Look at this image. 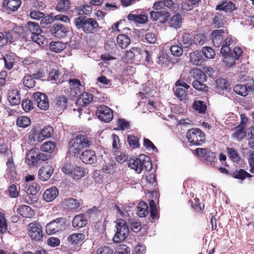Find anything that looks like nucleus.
<instances>
[{
    "mask_svg": "<svg viewBox=\"0 0 254 254\" xmlns=\"http://www.w3.org/2000/svg\"><path fill=\"white\" fill-rule=\"evenodd\" d=\"M124 227L117 229L113 238H120V237L127 238L129 233V229L128 226H124Z\"/></svg>",
    "mask_w": 254,
    "mask_h": 254,
    "instance_id": "43",
    "label": "nucleus"
},
{
    "mask_svg": "<svg viewBox=\"0 0 254 254\" xmlns=\"http://www.w3.org/2000/svg\"><path fill=\"white\" fill-rule=\"evenodd\" d=\"M175 95L180 99L183 101L186 100L187 93L185 89L182 88H177L175 91Z\"/></svg>",
    "mask_w": 254,
    "mask_h": 254,
    "instance_id": "58",
    "label": "nucleus"
},
{
    "mask_svg": "<svg viewBox=\"0 0 254 254\" xmlns=\"http://www.w3.org/2000/svg\"><path fill=\"white\" fill-rule=\"evenodd\" d=\"M54 172L53 167L47 164L42 166L38 171V178L42 181H46L49 180Z\"/></svg>",
    "mask_w": 254,
    "mask_h": 254,
    "instance_id": "14",
    "label": "nucleus"
},
{
    "mask_svg": "<svg viewBox=\"0 0 254 254\" xmlns=\"http://www.w3.org/2000/svg\"><path fill=\"white\" fill-rule=\"evenodd\" d=\"M85 175V170L79 166H74L71 177L75 180H79Z\"/></svg>",
    "mask_w": 254,
    "mask_h": 254,
    "instance_id": "35",
    "label": "nucleus"
},
{
    "mask_svg": "<svg viewBox=\"0 0 254 254\" xmlns=\"http://www.w3.org/2000/svg\"><path fill=\"white\" fill-rule=\"evenodd\" d=\"M235 4L232 2L227 1L226 0H222L221 3L217 5L216 10L225 11V12H231L235 9Z\"/></svg>",
    "mask_w": 254,
    "mask_h": 254,
    "instance_id": "24",
    "label": "nucleus"
},
{
    "mask_svg": "<svg viewBox=\"0 0 254 254\" xmlns=\"http://www.w3.org/2000/svg\"><path fill=\"white\" fill-rule=\"evenodd\" d=\"M117 41L123 49L127 48L130 43V38L126 34H119L117 38Z\"/></svg>",
    "mask_w": 254,
    "mask_h": 254,
    "instance_id": "30",
    "label": "nucleus"
},
{
    "mask_svg": "<svg viewBox=\"0 0 254 254\" xmlns=\"http://www.w3.org/2000/svg\"><path fill=\"white\" fill-rule=\"evenodd\" d=\"M127 142L132 149H136L139 147V139L137 137L132 135H127Z\"/></svg>",
    "mask_w": 254,
    "mask_h": 254,
    "instance_id": "46",
    "label": "nucleus"
},
{
    "mask_svg": "<svg viewBox=\"0 0 254 254\" xmlns=\"http://www.w3.org/2000/svg\"><path fill=\"white\" fill-rule=\"evenodd\" d=\"M117 124L120 129L127 130L129 129V122L126 121L124 119H119L118 120Z\"/></svg>",
    "mask_w": 254,
    "mask_h": 254,
    "instance_id": "64",
    "label": "nucleus"
},
{
    "mask_svg": "<svg viewBox=\"0 0 254 254\" xmlns=\"http://www.w3.org/2000/svg\"><path fill=\"white\" fill-rule=\"evenodd\" d=\"M193 108L197 111L200 114H204L207 109V106L204 101L200 100L195 101L193 104Z\"/></svg>",
    "mask_w": 254,
    "mask_h": 254,
    "instance_id": "38",
    "label": "nucleus"
},
{
    "mask_svg": "<svg viewBox=\"0 0 254 254\" xmlns=\"http://www.w3.org/2000/svg\"><path fill=\"white\" fill-rule=\"evenodd\" d=\"M65 229V220L64 217L53 220L46 225L45 230L49 235L61 233Z\"/></svg>",
    "mask_w": 254,
    "mask_h": 254,
    "instance_id": "5",
    "label": "nucleus"
},
{
    "mask_svg": "<svg viewBox=\"0 0 254 254\" xmlns=\"http://www.w3.org/2000/svg\"><path fill=\"white\" fill-rule=\"evenodd\" d=\"M143 145L146 149L151 150L154 152H157L158 149L157 147L154 145V144L147 138H144L143 139Z\"/></svg>",
    "mask_w": 254,
    "mask_h": 254,
    "instance_id": "61",
    "label": "nucleus"
},
{
    "mask_svg": "<svg viewBox=\"0 0 254 254\" xmlns=\"http://www.w3.org/2000/svg\"><path fill=\"white\" fill-rule=\"evenodd\" d=\"M7 100L11 106H15L20 104V97L17 90H12L8 94Z\"/></svg>",
    "mask_w": 254,
    "mask_h": 254,
    "instance_id": "25",
    "label": "nucleus"
},
{
    "mask_svg": "<svg viewBox=\"0 0 254 254\" xmlns=\"http://www.w3.org/2000/svg\"><path fill=\"white\" fill-rule=\"evenodd\" d=\"M186 136L189 142L193 145L200 146L205 140V134L198 128H192L189 130Z\"/></svg>",
    "mask_w": 254,
    "mask_h": 254,
    "instance_id": "4",
    "label": "nucleus"
},
{
    "mask_svg": "<svg viewBox=\"0 0 254 254\" xmlns=\"http://www.w3.org/2000/svg\"><path fill=\"white\" fill-rule=\"evenodd\" d=\"M224 23V17L222 14L217 12L213 15L211 24L214 28H221L223 26Z\"/></svg>",
    "mask_w": 254,
    "mask_h": 254,
    "instance_id": "23",
    "label": "nucleus"
},
{
    "mask_svg": "<svg viewBox=\"0 0 254 254\" xmlns=\"http://www.w3.org/2000/svg\"><path fill=\"white\" fill-rule=\"evenodd\" d=\"M80 159L86 164H93L97 162V156L93 150H85L80 155Z\"/></svg>",
    "mask_w": 254,
    "mask_h": 254,
    "instance_id": "13",
    "label": "nucleus"
},
{
    "mask_svg": "<svg viewBox=\"0 0 254 254\" xmlns=\"http://www.w3.org/2000/svg\"><path fill=\"white\" fill-rule=\"evenodd\" d=\"M23 109L25 112H29L33 109V102L30 99H25L21 104Z\"/></svg>",
    "mask_w": 254,
    "mask_h": 254,
    "instance_id": "62",
    "label": "nucleus"
},
{
    "mask_svg": "<svg viewBox=\"0 0 254 254\" xmlns=\"http://www.w3.org/2000/svg\"><path fill=\"white\" fill-rule=\"evenodd\" d=\"M69 0H60L57 3L56 9L59 11H65L69 8Z\"/></svg>",
    "mask_w": 254,
    "mask_h": 254,
    "instance_id": "44",
    "label": "nucleus"
},
{
    "mask_svg": "<svg viewBox=\"0 0 254 254\" xmlns=\"http://www.w3.org/2000/svg\"><path fill=\"white\" fill-rule=\"evenodd\" d=\"M190 61L193 64L198 65L201 64L203 61L202 54L201 51H195L190 54Z\"/></svg>",
    "mask_w": 254,
    "mask_h": 254,
    "instance_id": "27",
    "label": "nucleus"
},
{
    "mask_svg": "<svg viewBox=\"0 0 254 254\" xmlns=\"http://www.w3.org/2000/svg\"><path fill=\"white\" fill-rule=\"evenodd\" d=\"M37 152L38 149L34 148L31 149L26 155V159L29 160V164L34 165L37 164Z\"/></svg>",
    "mask_w": 254,
    "mask_h": 254,
    "instance_id": "36",
    "label": "nucleus"
},
{
    "mask_svg": "<svg viewBox=\"0 0 254 254\" xmlns=\"http://www.w3.org/2000/svg\"><path fill=\"white\" fill-rule=\"evenodd\" d=\"M73 23L78 29H82L85 34H94L100 30L97 21L93 18H88L81 15L74 18Z\"/></svg>",
    "mask_w": 254,
    "mask_h": 254,
    "instance_id": "1",
    "label": "nucleus"
},
{
    "mask_svg": "<svg viewBox=\"0 0 254 254\" xmlns=\"http://www.w3.org/2000/svg\"><path fill=\"white\" fill-rule=\"evenodd\" d=\"M63 203L64 209L71 211L77 209L80 206L79 200L71 197L64 198Z\"/></svg>",
    "mask_w": 254,
    "mask_h": 254,
    "instance_id": "17",
    "label": "nucleus"
},
{
    "mask_svg": "<svg viewBox=\"0 0 254 254\" xmlns=\"http://www.w3.org/2000/svg\"><path fill=\"white\" fill-rule=\"evenodd\" d=\"M93 101V95L87 92L83 93L77 100L76 103L82 107H86Z\"/></svg>",
    "mask_w": 254,
    "mask_h": 254,
    "instance_id": "21",
    "label": "nucleus"
},
{
    "mask_svg": "<svg viewBox=\"0 0 254 254\" xmlns=\"http://www.w3.org/2000/svg\"><path fill=\"white\" fill-rule=\"evenodd\" d=\"M83 239H67V245L71 249H74L75 250H79L80 249V244L78 245L79 243H81Z\"/></svg>",
    "mask_w": 254,
    "mask_h": 254,
    "instance_id": "53",
    "label": "nucleus"
},
{
    "mask_svg": "<svg viewBox=\"0 0 254 254\" xmlns=\"http://www.w3.org/2000/svg\"><path fill=\"white\" fill-rule=\"evenodd\" d=\"M115 208L116 210V213L117 215H120V216L122 217L121 218L128 219V222L130 220L129 218V214L126 210H124L117 205L115 206Z\"/></svg>",
    "mask_w": 254,
    "mask_h": 254,
    "instance_id": "56",
    "label": "nucleus"
},
{
    "mask_svg": "<svg viewBox=\"0 0 254 254\" xmlns=\"http://www.w3.org/2000/svg\"><path fill=\"white\" fill-rule=\"evenodd\" d=\"M56 146V144L52 141H47L44 143L40 147V149L43 152L49 153H52Z\"/></svg>",
    "mask_w": 254,
    "mask_h": 254,
    "instance_id": "41",
    "label": "nucleus"
},
{
    "mask_svg": "<svg viewBox=\"0 0 254 254\" xmlns=\"http://www.w3.org/2000/svg\"><path fill=\"white\" fill-rule=\"evenodd\" d=\"M54 21V18L53 16L48 14L41 18V25L43 27H47L48 25L52 23Z\"/></svg>",
    "mask_w": 254,
    "mask_h": 254,
    "instance_id": "55",
    "label": "nucleus"
},
{
    "mask_svg": "<svg viewBox=\"0 0 254 254\" xmlns=\"http://www.w3.org/2000/svg\"><path fill=\"white\" fill-rule=\"evenodd\" d=\"M224 29L214 30L211 32V38L213 45L216 47H219L224 38Z\"/></svg>",
    "mask_w": 254,
    "mask_h": 254,
    "instance_id": "15",
    "label": "nucleus"
},
{
    "mask_svg": "<svg viewBox=\"0 0 254 254\" xmlns=\"http://www.w3.org/2000/svg\"><path fill=\"white\" fill-rule=\"evenodd\" d=\"M87 214L81 213L76 215L72 220V226L74 228L79 229L85 227L88 223Z\"/></svg>",
    "mask_w": 254,
    "mask_h": 254,
    "instance_id": "16",
    "label": "nucleus"
},
{
    "mask_svg": "<svg viewBox=\"0 0 254 254\" xmlns=\"http://www.w3.org/2000/svg\"><path fill=\"white\" fill-rule=\"evenodd\" d=\"M243 54L242 49L239 47H236L233 51L226 52V53H221L223 57V61L227 66L231 67L233 65L236 60H239Z\"/></svg>",
    "mask_w": 254,
    "mask_h": 254,
    "instance_id": "6",
    "label": "nucleus"
},
{
    "mask_svg": "<svg viewBox=\"0 0 254 254\" xmlns=\"http://www.w3.org/2000/svg\"><path fill=\"white\" fill-rule=\"evenodd\" d=\"M246 136V132L244 130V127L238 126L235 128V132L233 133L232 136L238 140H241Z\"/></svg>",
    "mask_w": 254,
    "mask_h": 254,
    "instance_id": "37",
    "label": "nucleus"
},
{
    "mask_svg": "<svg viewBox=\"0 0 254 254\" xmlns=\"http://www.w3.org/2000/svg\"><path fill=\"white\" fill-rule=\"evenodd\" d=\"M231 175L234 178L243 180L246 178H251L252 175L245 171L244 169H240L231 173Z\"/></svg>",
    "mask_w": 254,
    "mask_h": 254,
    "instance_id": "33",
    "label": "nucleus"
},
{
    "mask_svg": "<svg viewBox=\"0 0 254 254\" xmlns=\"http://www.w3.org/2000/svg\"><path fill=\"white\" fill-rule=\"evenodd\" d=\"M216 156L215 152L209 151L207 154L203 158V162L207 165L213 166Z\"/></svg>",
    "mask_w": 254,
    "mask_h": 254,
    "instance_id": "40",
    "label": "nucleus"
},
{
    "mask_svg": "<svg viewBox=\"0 0 254 254\" xmlns=\"http://www.w3.org/2000/svg\"><path fill=\"white\" fill-rule=\"evenodd\" d=\"M233 43V39L231 37L228 36L225 38L224 40H223L222 43L221 44V49L220 50V53H226V52L231 51L229 47L230 45Z\"/></svg>",
    "mask_w": 254,
    "mask_h": 254,
    "instance_id": "39",
    "label": "nucleus"
},
{
    "mask_svg": "<svg viewBox=\"0 0 254 254\" xmlns=\"http://www.w3.org/2000/svg\"><path fill=\"white\" fill-rule=\"evenodd\" d=\"M96 114L99 120L105 123L110 122L113 118V111L104 105L97 107Z\"/></svg>",
    "mask_w": 254,
    "mask_h": 254,
    "instance_id": "8",
    "label": "nucleus"
},
{
    "mask_svg": "<svg viewBox=\"0 0 254 254\" xmlns=\"http://www.w3.org/2000/svg\"><path fill=\"white\" fill-rule=\"evenodd\" d=\"M216 88L217 91H221L227 90L229 86V83L228 81L224 78H219L216 80Z\"/></svg>",
    "mask_w": 254,
    "mask_h": 254,
    "instance_id": "42",
    "label": "nucleus"
},
{
    "mask_svg": "<svg viewBox=\"0 0 254 254\" xmlns=\"http://www.w3.org/2000/svg\"><path fill=\"white\" fill-rule=\"evenodd\" d=\"M190 74L194 80L206 81L207 79L206 75L201 69L193 68L191 69Z\"/></svg>",
    "mask_w": 254,
    "mask_h": 254,
    "instance_id": "26",
    "label": "nucleus"
},
{
    "mask_svg": "<svg viewBox=\"0 0 254 254\" xmlns=\"http://www.w3.org/2000/svg\"><path fill=\"white\" fill-rule=\"evenodd\" d=\"M40 190V186L37 184L33 183L32 185L28 186L27 193L31 195H36Z\"/></svg>",
    "mask_w": 254,
    "mask_h": 254,
    "instance_id": "60",
    "label": "nucleus"
},
{
    "mask_svg": "<svg viewBox=\"0 0 254 254\" xmlns=\"http://www.w3.org/2000/svg\"><path fill=\"white\" fill-rule=\"evenodd\" d=\"M182 46L184 48H189L192 44V40L191 36L187 33L182 35Z\"/></svg>",
    "mask_w": 254,
    "mask_h": 254,
    "instance_id": "50",
    "label": "nucleus"
},
{
    "mask_svg": "<svg viewBox=\"0 0 254 254\" xmlns=\"http://www.w3.org/2000/svg\"><path fill=\"white\" fill-rule=\"evenodd\" d=\"M2 4L3 8L14 12L16 11L21 5V0H4Z\"/></svg>",
    "mask_w": 254,
    "mask_h": 254,
    "instance_id": "20",
    "label": "nucleus"
},
{
    "mask_svg": "<svg viewBox=\"0 0 254 254\" xmlns=\"http://www.w3.org/2000/svg\"><path fill=\"white\" fill-rule=\"evenodd\" d=\"M90 144L91 142L87 137L83 135L76 136L69 142V149L74 156L78 155L83 148L89 147Z\"/></svg>",
    "mask_w": 254,
    "mask_h": 254,
    "instance_id": "3",
    "label": "nucleus"
},
{
    "mask_svg": "<svg viewBox=\"0 0 254 254\" xmlns=\"http://www.w3.org/2000/svg\"><path fill=\"white\" fill-rule=\"evenodd\" d=\"M28 234L30 238H42L43 233L42 226L39 223L33 222L28 225Z\"/></svg>",
    "mask_w": 254,
    "mask_h": 254,
    "instance_id": "11",
    "label": "nucleus"
},
{
    "mask_svg": "<svg viewBox=\"0 0 254 254\" xmlns=\"http://www.w3.org/2000/svg\"><path fill=\"white\" fill-rule=\"evenodd\" d=\"M204 81L194 80L192 83L193 88L199 91H207L208 90V86L203 83Z\"/></svg>",
    "mask_w": 254,
    "mask_h": 254,
    "instance_id": "47",
    "label": "nucleus"
},
{
    "mask_svg": "<svg viewBox=\"0 0 254 254\" xmlns=\"http://www.w3.org/2000/svg\"><path fill=\"white\" fill-rule=\"evenodd\" d=\"M55 108L59 112L66 108L67 99L64 96H60L57 98L55 101Z\"/></svg>",
    "mask_w": 254,
    "mask_h": 254,
    "instance_id": "29",
    "label": "nucleus"
},
{
    "mask_svg": "<svg viewBox=\"0 0 254 254\" xmlns=\"http://www.w3.org/2000/svg\"><path fill=\"white\" fill-rule=\"evenodd\" d=\"M49 28L51 35L60 39L66 37L69 32L68 27L61 23H55L50 26Z\"/></svg>",
    "mask_w": 254,
    "mask_h": 254,
    "instance_id": "7",
    "label": "nucleus"
},
{
    "mask_svg": "<svg viewBox=\"0 0 254 254\" xmlns=\"http://www.w3.org/2000/svg\"><path fill=\"white\" fill-rule=\"evenodd\" d=\"M34 102L37 104V107L41 110H46L49 107V100L47 96L41 92H37L32 96Z\"/></svg>",
    "mask_w": 254,
    "mask_h": 254,
    "instance_id": "10",
    "label": "nucleus"
},
{
    "mask_svg": "<svg viewBox=\"0 0 254 254\" xmlns=\"http://www.w3.org/2000/svg\"><path fill=\"white\" fill-rule=\"evenodd\" d=\"M23 84L28 88H31L35 86V81L31 76V75H25L23 78Z\"/></svg>",
    "mask_w": 254,
    "mask_h": 254,
    "instance_id": "54",
    "label": "nucleus"
},
{
    "mask_svg": "<svg viewBox=\"0 0 254 254\" xmlns=\"http://www.w3.org/2000/svg\"><path fill=\"white\" fill-rule=\"evenodd\" d=\"M30 17L35 20H40L45 16V13L39 10H33L30 12Z\"/></svg>",
    "mask_w": 254,
    "mask_h": 254,
    "instance_id": "63",
    "label": "nucleus"
},
{
    "mask_svg": "<svg viewBox=\"0 0 254 254\" xmlns=\"http://www.w3.org/2000/svg\"><path fill=\"white\" fill-rule=\"evenodd\" d=\"M150 18L153 21H156L158 19L162 18L164 22L167 21L170 16V13L164 10L160 11H150Z\"/></svg>",
    "mask_w": 254,
    "mask_h": 254,
    "instance_id": "19",
    "label": "nucleus"
},
{
    "mask_svg": "<svg viewBox=\"0 0 254 254\" xmlns=\"http://www.w3.org/2000/svg\"><path fill=\"white\" fill-rule=\"evenodd\" d=\"M17 212L25 218H32L35 215L34 210L28 205H22L17 209Z\"/></svg>",
    "mask_w": 254,
    "mask_h": 254,
    "instance_id": "22",
    "label": "nucleus"
},
{
    "mask_svg": "<svg viewBox=\"0 0 254 254\" xmlns=\"http://www.w3.org/2000/svg\"><path fill=\"white\" fill-rule=\"evenodd\" d=\"M59 195V190L55 187L47 189L43 193V199L47 202L54 200Z\"/></svg>",
    "mask_w": 254,
    "mask_h": 254,
    "instance_id": "18",
    "label": "nucleus"
},
{
    "mask_svg": "<svg viewBox=\"0 0 254 254\" xmlns=\"http://www.w3.org/2000/svg\"><path fill=\"white\" fill-rule=\"evenodd\" d=\"M127 166L139 174L142 170L151 171L152 164L149 156L145 154H140L136 158H130L127 162Z\"/></svg>",
    "mask_w": 254,
    "mask_h": 254,
    "instance_id": "2",
    "label": "nucleus"
},
{
    "mask_svg": "<svg viewBox=\"0 0 254 254\" xmlns=\"http://www.w3.org/2000/svg\"><path fill=\"white\" fill-rule=\"evenodd\" d=\"M254 90V80L253 79H249L246 84L236 85L233 88L234 91L237 94L244 97L246 96L249 92H252Z\"/></svg>",
    "mask_w": 254,
    "mask_h": 254,
    "instance_id": "9",
    "label": "nucleus"
},
{
    "mask_svg": "<svg viewBox=\"0 0 254 254\" xmlns=\"http://www.w3.org/2000/svg\"><path fill=\"white\" fill-rule=\"evenodd\" d=\"M170 26L178 29L182 25V16L180 14H176L171 17L169 21Z\"/></svg>",
    "mask_w": 254,
    "mask_h": 254,
    "instance_id": "32",
    "label": "nucleus"
},
{
    "mask_svg": "<svg viewBox=\"0 0 254 254\" xmlns=\"http://www.w3.org/2000/svg\"><path fill=\"white\" fill-rule=\"evenodd\" d=\"M170 52L175 57L181 56L183 53V48L179 45H173L170 47Z\"/></svg>",
    "mask_w": 254,
    "mask_h": 254,
    "instance_id": "57",
    "label": "nucleus"
},
{
    "mask_svg": "<svg viewBox=\"0 0 254 254\" xmlns=\"http://www.w3.org/2000/svg\"><path fill=\"white\" fill-rule=\"evenodd\" d=\"M50 49L56 53H59L64 49V45L60 42H52L50 44Z\"/></svg>",
    "mask_w": 254,
    "mask_h": 254,
    "instance_id": "48",
    "label": "nucleus"
},
{
    "mask_svg": "<svg viewBox=\"0 0 254 254\" xmlns=\"http://www.w3.org/2000/svg\"><path fill=\"white\" fill-rule=\"evenodd\" d=\"M141 50L140 49L133 47L126 53V57L128 59L133 61H138L140 56Z\"/></svg>",
    "mask_w": 254,
    "mask_h": 254,
    "instance_id": "31",
    "label": "nucleus"
},
{
    "mask_svg": "<svg viewBox=\"0 0 254 254\" xmlns=\"http://www.w3.org/2000/svg\"><path fill=\"white\" fill-rule=\"evenodd\" d=\"M130 249L126 245H120L114 254H130Z\"/></svg>",
    "mask_w": 254,
    "mask_h": 254,
    "instance_id": "59",
    "label": "nucleus"
},
{
    "mask_svg": "<svg viewBox=\"0 0 254 254\" xmlns=\"http://www.w3.org/2000/svg\"><path fill=\"white\" fill-rule=\"evenodd\" d=\"M148 206L145 202H140L137 206V214L139 217H144L148 214Z\"/></svg>",
    "mask_w": 254,
    "mask_h": 254,
    "instance_id": "34",
    "label": "nucleus"
},
{
    "mask_svg": "<svg viewBox=\"0 0 254 254\" xmlns=\"http://www.w3.org/2000/svg\"><path fill=\"white\" fill-rule=\"evenodd\" d=\"M157 62L161 67H167L170 64L169 57L164 54H162L158 57Z\"/></svg>",
    "mask_w": 254,
    "mask_h": 254,
    "instance_id": "49",
    "label": "nucleus"
},
{
    "mask_svg": "<svg viewBox=\"0 0 254 254\" xmlns=\"http://www.w3.org/2000/svg\"><path fill=\"white\" fill-rule=\"evenodd\" d=\"M31 124L30 119L27 117L21 116L17 119L16 125L20 127L25 128Z\"/></svg>",
    "mask_w": 254,
    "mask_h": 254,
    "instance_id": "45",
    "label": "nucleus"
},
{
    "mask_svg": "<svg viewBox=\"0 0 254 254\" xmlns=\"http://www.w3.org/2000/svg\"><path fill=\"white\" fill-rule=\"evenodd\" d=\"M227 152L229 157L234 161H239L240 160L239 155L237 151L233 148L227 147Z\"/></svg>",
    "mask_w": 254,
    "mask_h": 254,
    "instance_id": "52",
    "label": "nucleus"
},
{
    "mask_svg": "<svg viewBox=\"0 0 254 254\" xmlns=\"http://www.w3.org/2000/svg\"><path fill=\"white\" fill-rule=\"evenodd\" d=\"M201 52L207 59H213L215 56L214 51L210 47H203Z\"/></svg>",
    "mask_w": 254,
    "mask_h": 254,
    "instance_id": "51",
    "label": "nucleus"
},
{
    "mask_svg": "<svg viewBox=\"0 0 254 254\" xmlns=\"http://www.w3.org/2000/svg\"><path fill=\"white\" fill-rule=\"evenodd\" d=\"M26 28L32 35L41 34L42 32L39 24L36 22L28 21Z\"/></svg>",
    "mask_w": 254,
    "mask_h": 254,
    "instance_id": "28",
    "label": "nucleus"
},
{
    "mask_svg": "<svg viewBox=\"0 0 254 254\" xmlns=\"http://www.w3.org/2000/svg\"><path fill=\"white\" fill-rule=\"evenodd\" d=\"M53 133V127L51 126H46L41 129L39 133L34 134L32 139H33L34 141L37 140L38 142H40L46 138L52 137Z\"/></svg>",
    "mask_w": 254,
    "mask_h": 254,
    "instance_id": "12",
    "label": "nucleus"
}]
</instances>
